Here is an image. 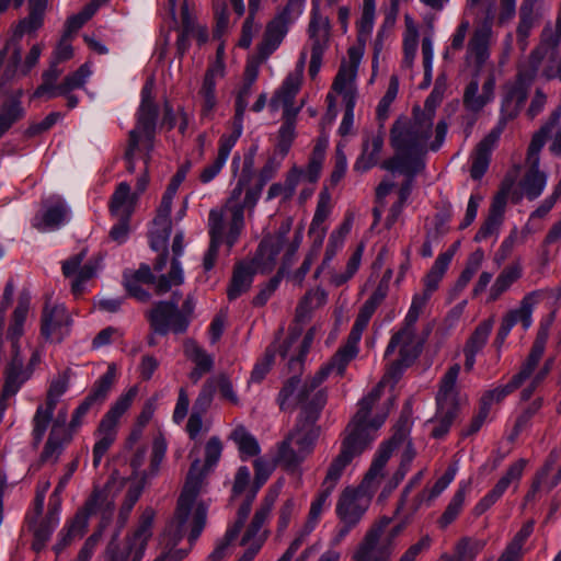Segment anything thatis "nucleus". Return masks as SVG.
Returning a JSON list of instances; mask_svg holds the SVG:
<instances>
[{
    "mask_svg": "<svg viewBox=\"0 0 561 561\" xmlns=\"http://www.w3.org/2000/svg\"><path fill=\"white\" fill-rule=\"evenodd\" d=\"M158 104L139 105L136 126L129 131L126 156L130 158L136 150L145 152V164L150 161L154 148Z\"/></svg>",
    "mask_w": 561,
    "mask_h": 561,
    "instance_id": "nucleus-7",
    "label": "nucleus"
},
{
    "mask_svg": "<svg viewBox=\"0 0 561 561\" xmlns=\"http://www.w3.org/2000/svg\"><path fill=\"white\" fill-rule=\"evenodd\" d=\"M507 190L500 192L493 199L489 209V215L477 231L474 241L481 242L493 234H496L503 222L504 210L506 206Z\"/></svg>",
    "mask_w": 561,
    "mask_h": 561,
    "instance_id": "nucleus-32",
    "label": "nucleus"
},
{
    "mask_svg": "<svg viewBox=\"0 0 561 561\" xmlns=\"http://www.w3.org/2000/svg\"><path fill=\"white\" fill-rule=\"evenodd\" d=\"M501 134L502 127L496 126L477 145L470 169V175L473 180H480L486 172L491 152L500 139Z\"/></svg>",
    "mask_w": 561,
    "mask_h": 561,
    "instance_id": "nucleus-26",
    "label": "nucleus"
},
{
    "mask_svg": "<svg viewBox=\"0 0 561 561\" xmlns=\"http://www.w3.org/2000/svg\"><path fill=\"white\" fill-rule=\"evenodd\" d=\"M207 512L203 505L178 502L174 516L167 524L163 535L182 540L188 534L191 546L197 540L206 524Z\"/></svg>",
    "mask_w": 561,
    "mask_h": 561,
    "instance_id": "nucleus-8",
    "label": "nucleus"
},
{
    "mask_svg": "<svg viewBox=\"0 0 561 561\" xmlns=\"http://www.w3.org/2000/svg\"><path fill=\"white\" fill-rule=\"evenodd\" d=\"M492 34L490 25H483L474 30L472 37L468 43L466 62L471 65L473 62V69H479L482 72V67L490 57L489 42Z\"/></svg>",
    "mask_w": 561,
    "mask_h": 561,
    "instance_id": "nucleus-27",
    "label": "nucleus"
},
{
    "mask_svg": "<svg viewBox=\"0 0 561 561\" xmlns=\"http://www.w3.org/2000/svg\"><path fill=\"white\" fill-rule=\"evenodd\" d=\"M528 165L529 169L526 172L520 185L527 198L533 201L541 195L547 183V174L539 170V164Z\"/></svg>",
    "mask_w": 561,
    "mask_h": 561,
    "instance_id": "nucleus-56",
    "label": "nucleus"
},
{
    "mask_svg": "<svg viewBox=\"0 0 561 561\" xmlns=\"http://www.w3.org/2000/svg\"><path fill=\"white\" fill-rule=\"evenodd\" d=\"M432 95L425 101V108L413 107V118H398L390 129V141L396 153L382 162L387 171H399L407 176L399 191V204H404L412 191L414 176L424 167L427 153V141L432 135L434 110L431 105Z\"/></svg>",
    "mask_w": 561,
    "mask_h": 561,
    "instance_id": "nucleus-1",
    "label": "nucleus"
},
{
    "mask_svg": "<svg viewBox=\"0 0 561 561\" xmlns=\"http://www.w3.org/2000/svg\"><path fill=\"white\" fill-rule=\"evenodd\" d=\"M283 238H267L261 241L255 259L253 260L254 266L260 272L265 273L271 271L276 262L278 254L283 249Z\"/></svg>",
    "mask_w": 561,
    "mask_h": 561,
    "instance_id": "nucleus-41",
    "label": "nucleus"
},
{
    "mask_svg": "<svg viewBox=\"0 0 561 561\" xmlns=\"http://www.w3.org/2000/svg\"><path fill=\"white\" fill-rule=\"evenodd\" d=\"M43 43H35L31 46L30 50L25 55L24 59L20 61V64H14L10 58V65L5 68L2 75L3 82L10 81L15 73L20 76H27L32 69L37 65L39 57L44 50Z\"/></svg>",
    "mask_w": 561,
    "mask_h": 561,
    "instance_id": "nucleus-46",
    "label": "nucleus"
},
{
    "mask_svg": "<svg viewBox=\"0 0 561 561\" xmlns=\"http://www.w3.org/2000/svg\"><path fill=\"white\" fill-rule=\"evenodd\" d=\"M261 0H249V14L243 22L239 46L249 48L252 44L254 35L260 30V24L255 21V14L260 10Z\"/></svg>",
    "mask_w": 561,
    "mask_h": 561,
    "instance_id": "nucleus-60",
    "label": "nucleus"
},
{
    "mask_svg": "<svg viewBox=\"0 0 561 561\" xmlns=\"http://www.w3.org/2000/svg\"><path fill=\"white\" fill-rule=\"evenodd\" d=\"M306 458L307 456L298 454L297 447L290 443V439H284L278 444L276 461L287 470H296Z\"/></svg>",
    "mask_w": 561,
    "mask_h": 561,
    "instance_id": "nucleus-64",
    "label": "nucleus"
},
{
    "mask_svg": "<svg viewBox=\"0 0 561 561\" xmlns=\"http://www.w3.org/2000/svg\"><path fill=\"white\" fill-rule=\"evenodd\" d=\"M383 147V135L381 133L368 136L363 142V152L355 163V169L367 171L379 161Z\"/></svg>",
    "mask_w": 561,
    "mask_h": 561,
    "instance_id": "nucleus-45",
    "label": "nucleus"
},
{
    "mask_svg": "<svg viewBox=\"0 0 561 561\" xmlns=\"http://www.w3.org/2000/svg\"><path fill=\"white\" fill-rule=\"evenodd\" d=\"M55 407L49 404L39 405L36 409L35 415L33 417V445L37 447L42 442L50 422L53 419Z\"/></svg>",
    "mask_w": 561,
    "mask_h": 561,
    "instance_id": "nucleus-59",
    "label": "nucleus"
},
{
    "mask_svg": "<svg viewBox=\"0 0 561 561\" xmlns=\"http://www.w3.org/2000/svg\"><path fill=\"white\" fill-rule=\"evenodd\" d=\"M539 297V291L534 290L523 297L518 308L510 310L504 317L503 321L511 323L513 328L517 322L523 324L527 330L531 325V314L535 304Z\"/></svg>",
    "mask_w": 561,
    "mask_h": 561,
    "instance_id": "nucleus-47",
    "label": "nucleus"
},
{
    "mask_svg": "<svg viewBox=\"0 0 561 561\" xmlns=\"http://www.w3.org/2000/svg\"><path fill=\"white\" fill-rule=\"evenodd\" d=\"M541 61L542 60H537L535 55L530 53L528 66L520 68L516 75L515 81L507 83V85L528 94V90L537 76Z\"/></svg>",
    "mask_w": 561,
    "mask_h": 561,
    "instance_id": "nucleus-63",
    "label": "nucleus"
},
{
    "mask_svg": "<svg viewBox=\"0 0 561 561\" xmlns=\"http://www.w3.org/2000/svg\"><path fill=\"white\" fill-rule=\"evenodd\" d=\"M296 392V401L300 412L295 427L285 439H290V443L297 447L298 454L308 457L312 453L320 434L317 421L327 403L328 396L324 389H319L312 397L307 396V398L302 397L300 392Z\"/></svg>",
    "mask_w": 561,
    "mask_h": 561,
    "instance_id": "nucleus-4",
    "label": "nucleus"
},
{
    "mask_svg": "<svg viewBox=\"0 0 561 561\" xmlns=\"http://www.w3.org/2000/svg\"><path fill=\"white\" fill-rule=\"evenodd\" d=\"M290 19L276 14L267 24L261 43L257 45V59L265 61L282 44L288 32Z\"/></svg>",
    "mask_w": 561,
    "mask_h": 561,
    "instance_id": "nucleus-25",
    "label": "nucleus"
},
{
    "mask_svg": "<svg viewBox=\"0 0 561 561\" xmlns=\"http://www.w3.org/2000/svg\"><path fill=\"white\" fill-rule=\"evenodd\" d=\"M450 264L449 254H439L426 276L424 277V290L432 295L437 288L444 274Z\"/></svg>",
    "mask_w": 561,
    "mask_h": 561,
    "instance_id": "nucleus-61",
    "label": "nucleus"
},
{
    "mask_svg": "<svg viewBox=\"0 0 561 561\" xmlns=\"http://www.w3.org/2000/svg\"><path fill=\"white\" fill-rule=\"evenodd\" d=\"M156 512L151 507H146L141 513L138 525L131 537L112 552V561H140L144 557L148 540L152 536V526Z\"/></svg>",
    "mask_w": 561,
    "mask_h": 561,
    "instance_id": "nucleus-11",
    "label": "nucleus"
},
{
    "mask_svg": "<svg viewBox=\"0 0 561 561\" xmlns=\"http://www.w3.org/2000/svg\"><path fill=\"white\" fill-rule=\"evenodd\" d=\"M379 401V390L358 402V409L344 431L341 450L331 461L323 482L336 486L345 468L359 457L377 437L378 430L386 421V414H371L375 404Z\"/></svg>",
    "mask_w": 561,
    "mask_h": 561,
    "instance_id": "nucleus-2",
    "label": "nucleus"
},
{
    "mask_svg": "<svg viewBox=\"0 0 561 561\" xmlns=\"http://www.w3.org/2000/svg\"><path fill=\"white\" fill-rule=\"evenodd\" d=\"M347 56L348 60H342L332 83V89L335 92L355 88V79L363 57V49L352 46L347 49Z\"/></svg>",
    "mask_w": 561,
    "mask_h": 561,
    "instance_id": "nucleus-30",
    "label": "nucleus"
},
{
    "mask_svg": "<svg viewBox=\"0 0 561 561\" xmlns=\"http://www.w3.org/2000/svg\"><path fill=\"white\" fill-rule=\"evenodd\" d=\"M167 453V442L162 435H158L153 438L151 454L149 459V466L147 469H142L147 458V447L139 446L135 450L134 455L130 458V468L133 470V474L141 480L142 483H146L150 479L154 478L160 470V466L162 460L164 459Z\"/></svg>",
    "mask_w": 561,
    "mask_h": 561,
    "instance_id": "nucleus-15",
    "label": "nucleus"
},
{
    "mask_svg": "<svg viewBox=\"0 0 561 561\" xmlns=\"http://www.w3.org/2000/svg\"><path fill=\"white\" fill-rule=\"evenodd\" d=\"M391 524L392 518L388 516L375 520L358 543L351 561H390L396 540L403 530V525Z\"/></svg>",
    "mask_w": 561,
    "mask_h": 561,
    "instance_id": "nucleus-5",
    "label": "nucleus"
},
{
    "mask_svg": "<svg viewBox=\"0 0 561 561\" xmlns=\"http://www.w3.org/2000/svg\"><path fill=\"white\" fill-rule=\"evenodd\" d=\"M280 488V484L270 488L263 497L260 507L255 511L252 522L241 540V545L245 546L249 543V548L237 561H253L254 557L260 551L266 539V535H260V530L271 515L274 504L279 496Z\"/></svg>",
    "mask_w": 561,
    "mask_h": 561,
    "instance_id": "nucleus-9",
    "label": "nucleus"
},
{
    "mask_svg": "<svg viewBox=\"0 0 561 561\" xmlns=\"http://www.w3.org/2000/svg\"><path fill=\"white\" fill-rule=\"evenodd\" d=\"M137 392V387L129 388L125 393L118 397V399L112 404L110 411H107V445L115 439V428L119 423V419L131 407Z\"/></svg>",
    "mask_w": 561,
    "mask_h": 561,
    "instance_id": "nucleus-39",
    "label": "nucleus"
},
{
    "mask_svg": "<svg viewBox=\"0 0 561 561\" xmlns=\"http://www.w3.org/2000/svg\"><path fill=\"white\" fill-rule=\"evenodd\" d=\"M330 20L320 13L319 3L312 0L311 18L308 34L311 41V51H325L330 39Z\"/></svg>",
    "mask_w": 561,
    "mask_h": 561,
    "instance_id": "nucleus-29",
    "label": "nucleus"
},
{
    "mask_svg": "<svg viewBox=\"0 0 561 561\" xmlns=\"http://www.w3.org/2000/svg\"><path fill=\"white\" fill-rule=\"evenodd\" d=\"M460 373V365L454 364L448 368L439 381V389L436 394V402L439 409L458 410L457 379Z\"/></svg>",
    "mask_w": 561,
    "mask_h": 561,
    "instance_id": "nucleus-33",
    "label": "nucleus"
},
{
    "mask_svg": "<svg viewBox=\"0 0 561 561\" xmlns=\"http://www.w3.org/2000/svg\"><path fill=\"white\" fill-rule=\"evenodd\" d=\"M301 82L299 75H288L280 88L271 99L270 106L273 111H277L282 104L294 103L297 93L300 90Z\"/></svg>",
    "mask_w": 561,
    "mask_h": 561,
    "instance_id": "nucleus-52",
    "label": "nucleus"
},
{
    "mask_svg": "<svg viewBox=\"0 0 561 561\" xmlns=\"http://www.w3.org/2000/svg\"><path fill=\"white\" fill-rule=\"evenodd\" d=\"M41 356L36 350L31 351V357L27 363H24V357L21 355L19 344L14 343L12 346V356L10 363L5 368V381L8 383L7 393H16L22 386L33 374L35 366L39 363Z\"/></svg>",
    "mask_w": 561,
    "mask_h": 561,
    "instance_id": "nucleus-17",
    "label": "nucleus"
},
{
    "mask_svg": "<svg viewBox=\"0 0 561 561\" xmlns=\"http://www.w3.org/2000/svg\"><path fill=\"white\" fill-rule=\"evenodd\" d=\"M105 399V375L101 376L92 392L84 399V401L76 409L71 422L70 428L75 430L81 423V419L88 413L91 409L100 410L102 408L103 401Z\"/></svg>",
    "mask_w": 561,
    "mask_h": 561,
    "instance_id": "nucleus-42",
    "label": "nucleus"
},
{
    "mask_svg": "<svg viewBox=\"0 0 561 561\" xmlns=\"http://www.w3.org/2000/svg\"><path fill=\"white\" fill-rule=\"evenodd\" d=\"M431 295L428 293L422 291L421 294H415L413 296L410 309L404 318L402 328L396 332L385 351V357H389L394 352V345L400 340H412L415 341V323L422 313L424 307L426 306Z\"/></svg>",
    "mask_w": 561,
    "mask_h": 561,
    "instance_id": "nucleus-23",
    "label": "nucleus"
},
{
    "mask_svg": "<svg viewBox=\"0 0 561 561\" xmlns=\"http://www.w3.org/2000/svg\"><path fill=\"white\" fill-rule=\"evenodd\" d=\"M229 438L238 446L242 460L254 457L261 451L256 438L250 434L244 426L236 427Z\"/></svg>",
    "mask_w": 561,
    "mask_h": 561,
    "instance_id": "nucleus-57",
    "label": "nucleus"
},
{
    "mask_svg": "<svg viewBox=\"0 0 561 561\" xmlns=\"http://www.w3.org/2000/svg\"><path fill=\"white\" fill-rule=\"evenodd\" d=\"M59 65L51 59L49 60L48 68L42 73V83L34 91V98L47 96V99H54L60 95L59 84H56V82L64 70L59 68Z\"/></svg>",
    "mask_w": 561,
    "mask_h": 561,
    "instance_id": "nucleus-49",
    "label": "nucleus"
},
{
    "mask_svg": "<svg viewBox=\"0 0 561 561\" xmlns=\"http://www.w3.org/2000/svg\"><path fill=\"white\" fill-rule=\"evenodd\" d=\"M523 276V265L520 261H514L506 265L496 276L489 293V301H496L506 293L514 283Z\"/></svg>",
    "mask_w": 561,
    "mask_h": 561,
    "instance_id": "nucleus-38",
    "label": "nucleus"
},
{
    "mask_svg": "<svg viewBox=\"0 0 561 561\" xmlns=\"http://www.w3.org/2000/svg\"><path fill=\"white\" fill-rule=\"evenodd\" d=\"M485 545V540L473 537H462L455 545L453 558L457 561H474Z\"/></svg>",
    "mask_w": 561,
    "mask_h": 561,
    "instance_id": "nucleus-58",
    "label": "nucleus"
},
{
    "mask_svg": "<svg viewBox=\"0 0 561 561\" xmlns=\"http://www.w3.org/2000/svg\"><path fill=\"white\" fill-rule=\"evenodd\" d=\"M103 502V492L94 489L84 505L78 510L75 516L69 520L66 527L60 531L59 539L54 546L55 552L60 553L73 540L80 539L85 534L88 519L94 515Z\"/></svg>",
    "mask_w": 561,
    "mask_h": 561,
    "instance_id": "nucleus-13",
    "label": "nucleus"
},
{
    "mask_svg": "<svg viewBox=\"0 0 561 561\" xmlns=\"http://www.w3.org/2000/svg\"><path fill=\"white\" fill-rule=\"evenodd\" d=\"M360 340H352V335L348 334L346 343L341 346L332 358L320 367V369L304 383L299 376L294 375L290 377L280 389L277 401L280 410L288 408L289 398L296 392H300L302 397H312L317 392V388L333 373L339 376H343L347 365L358 354V343Z\"/></svg>",
    "mask_w": 561,
    "mask_h": 561,
    "instance_id": "nucleus-3",
    "label": "nucleus"
},
{
    "mask_svg": "<svg viewBox=\"0 0 561 561\" xmlns=\"http://www.w3.org/2000/svg\"><path fill=\"white\" fill-rule=\"evenodd\" d=\"M239 138L240 136H236L232 133L230 135H222L220 137L217 157L210 164L206 165L201 171L199 181L203 184L209 183L219 174Z\"/></svg>",
    "mask_w": 561,
    "mask_h": 561,
    "instance_id": "nucleus-35",
    "label": "nucleus"
},
{
    "mask_svg": "<svg viewBox=\"0 0 561 561\" xmlns=\"http://www.w3.org/2000/svg\"><path fill=\"white\" fill-rule=\"evenodd\" d=\"M410 410L408 407H405L401 413V416L396 425V432L392 435V437L383 443L371 465L368 471L366 472L360 485L359 490H363L367 494H371V492L377 488L380 480L383 477V469L386 467V463L391 457L392 451L394 448L400 445L407 437L410 428Z\"/></svg>",
    "mask_w": 561,
    "mask_h": 561,
    "instance_id": "nucleus-6",
    "label": "nucleus"
},
{
    "mask_svg": "<svg viewBox=\"0 0 561 561\" xmlns=\"http://www.w3.org/2000/svg\"><path fill=\"white\" fill-rule=\"evenodd\" d=\"M48 0H28V14L11 26L10 45L13 46L11 59L14 64L21 61V41L23 36H36L43 27Z\"/></svg>",
    "mask_w": 561,
    "mask_h": 561,
    "instance_id": "nucleus-12",
    "label": "nucleus"
},
{
    "mask_svg": "<svg viewBox=\"0 0 561 561\" xmlns=\"http://www.w3.org/2000/svg\"><path fill=\"white\" fill-rule=\"evenodd\" d=\"M60 506H56V503L49 501L48 511L45 517L39 522L30 520V528L33 533L32 548L39 552L43 550L50 539V536L59 523Z\"/></svg>",
    "mask_w": 561,
    "mask_h": 561,
    "instance_id": "nucleus-28",
    "label": "nucleus"
},
{
    "mask_svg": "<svg viewBox=\"0 0 561 561\" xmlns=\"http://www.w3.org/2000/svg\"><path fill=\"white\" fill-rule=\"evenodd\" d=\"M71 318L67 309L61 306H45L42 313V335L50 342H61L69 334Z\"/></svg>",
    "mask_w": 561,
    "mask_h": 561,
    "instance_id": "nucleus-21",
    "label": "nucleus"
},
{
    "mask_svg": "<svg viewBox=\"0 0 561 561\" xmlns=\"http://www.w3.org/2000/svg\"><path fill=\"white\" fill-rule=\"evenodd\" d=\"M225 76V64L222 60L217 59L208 66L201 88L197 92V100L201 105L202 117H210L217 106L216 85L218 79Z\"/></svg>",
    "mask_w": 561,
    "mask_h": 561,
    "instance_id": "nucleus-20",
    "label": "nucleus"
},
{
    "mask_svg": "<svg viewBox=\"0 0 561 561\" xmlns=\"http://www.w3.org/2000/svg\"><path fill=\"white\" fill-rule=\"evenodd\" d=\"M551 320H548L546 322H541L540 327L538 329L536 339L533 343V346L530 348V352L526 358V360L523 363L520 370H523L525 374H527L529 377L534 373L535 368L537 367L539 360L541 359L546 344L549 337L550 327H551Z\"/></svg>",
    "mask_w": 561,
    "mask_h": 561,
    "instance_id": "nucleus-43",
    "label": "nucleus"
},
{
    "mask_svg": "<svg viewBox=\"0 0 561 561\" xmlns=\"http://www.w3.org/2000/svg\"><path fill=\"white\" fill-rule=\"evenodd\" d=\"M526 467V460L519 459L513 462L505 471V473L501 477V479L496 482L493 489L488 492L473 507L472 513L474 516H481L485 513L490 507H492L505 493L508 486L512 483H518L524 469Z\"/></svg>",
    "mask_w": 561,
    "mask_h": 561,
    "instance_id": "nucleus-19",
    "label": "nucleus"
},
{
    "mask_svg": "<svg viewBox=\"0 0 561 561\" xmlns=\"http://www.w3.org/2000/svg\"><path fill=\"white\" fill-rule=\"evenodd\" d=\"M104 2L105 0H92L79 13L69 16L65 22L62 35L73 38Z\"/></svg>",
    "mask_w": 561,
    "mask_h": 561,
    "instance_id": "nucleus-55",
    "label": "nucleus"
},
{
    "mask_svg": "<svg viewBox=\"0 0 561 561\" xmlns=\"http://www.w3.org/2000/svg\"><path fill=\"white\" fill-rule=\"evenodd\" d=\"M505 95L501 104V116L496 126L504 129L507 122L516 118L527 100L528 94L524 91L516 90L510 85H505Z\"/></svg>",
    "mask_w": 561,
    "mask_h": 561,
    "instance_id": "nucleus-40",
    "label": "nucleus"
},
{
    "mask_svg": "<svg viewBox=\"0 0 561 561\" xmlns=\"http://www.w3.org/2000/svg\"><path fill=\"white\" fill-rule=\"evenodd\" d=\"M264 186L256 183L254 186L249 187L245 192V196L242 203H237L232 206V218L229 224V231L227 233L226 244L228 251L237 242L243 227H244V209H253L262 194Z\"/></svg>",
    "mask_w": 561,
    "mask_h": 561,
    "instance_id": "nucleus-24",
    "label": "nucleus"
},
{
    "mask_svg": "<svg viewBox=\"0 0 561 561\" xmlns=\"http://www.w3.org/2000/svg\"><path fill=\"white\" fill-rule=\"evenodd\" d=\"M467 490L468 483H460L458 490L450 499L442 516L437 519V524L440 529H446L450 524H453L458 518L459 514L463 508Z\"/></svg>",
    "mask_w": 561,
    "mask_h": 561,
    "instance_id": "nucleus-54",
    "label": "nucleus"
},
{
    "mask_svg": "<svg viewBox=\"0 0 561 561\" xmlns=\"http://www.w3.org/2000/svg\"><path fill=\"white\" fill-rule=\"evenodd\" d=\"M199 467V460L196 459L187 473L185 484L180 494L178 502L187 503L194 505L195 500L199 493L202 477L196 473Z\"/></svg>",
    "mask_w": 561,
    "mask_h": 561,
    "instance_id": "nucleus-62",
    "label": "nucleus"
},
{
    "mask_svg": "<svg viewBox=\"0 0 561 561\" xmlns=\"http://www.w3.org/2000/svg\"><path fill=\"white\" fill-rule=\"evenodd\" d=\"M495 84V76L492 72L484 75L479 72V69L472 70L462 93L465 110L473 115L481 113L488 104L493 102Z\"/></svg>",
    "mask_w": 561,
    "mask_h": 561,
    "instance_id": "nucleus-10",
    "label": "nucleus"
},
{
    "mask_svg": "<svg viewBox=\"0 0 561 561\" xmlns=\"http://www.w3.org/2000/svg\"><path fill=\"white\" fill-rule=\"evenodd\" d=\"M256 272L257 268L253 263L240 262L236 264L230 285L227 289L229 300L237 299L250 289Z\"/></svg>",
    "mask_w": 561,
    "mask_h": 561,
    "instance_id": "nucleus-37",
    "label": "nucleus"
},
{
    "mask_svg": "<svg viewBox=\"0 0 561 561\" xmlns=\"http://www.w3.org/2000/svg\"><path fill=\"white\" fill-rule=\"evenodd\" d=\"M31 297L27 293L19 296L18 305L13 311L12 320L8 329V339L11 341V346L18 344L19 339L23 335L24 323L30 310Z\"/></svg>",
    "mask_w": 561,
    "mask_h": 561,
    "instance_id": "nucleus-48",
    "label": "nucleus"
},
{
    "mask_svg": "<svg viewBox=\"0 0 561 561\" xmlns=\"http://www.w3.org/2000/svg\"><path fill=\"white\" fill-rule=\"evenodd\" d=\"M85 256L87 251L81 250L79 253L64 261L61 265L62 274L66 277H75L71 283V291L75 296L82 293L83 284L93 278L101 268V257H98L94 261H89L82 266L81 264Z\"/></svg>",
    "mask_w": 561,
    "mask_h": 561,
    "instance_id": "nucleus-18",
    "label": "nucleus"
},
{
    "mask_svg": "<svg viewBox=\"0 0 561 561\" xmlns=\"http://www.w3.org/2000/svg\"><path fill=\"white\" fill-rule=\"evenodd\" d=\"M561 44V14L558 15L554 26L547 25L540 35L539 45L533 49L537 60H543L549 54L554 55L556 49Z\"/></svg>",
    "mask_w": 561,
    "mask_h": 561,
    "instance_id": "nucleus-44",
    "label": "nucleus"
},
{
    "mask_svg": "<svg viewBox=\"0 0 561 561\" xmlns=\"http://www.w3.org/2000/svg\"><path fill=\"white\" fill-rule=\"evenodd\" d=\"M331 196L324 191L319 195L317 208L310 225L309 233H318L317 248L319 249L323 242L327 229L322 226L331 211Z\"/></svg>",
    "mask_w": 561,
    "mask_h": 561,
    "instance_id": "nucleus-51",
    "label": "nucleus"
},
{
    "mask_svg": "<svg viewBox=\"0 0 561 561\" xmlns=\"http://www.w3.org/2000/svg\"><path fill=\"white\" fill-rule=\"evenodd\" d=\"M67 209L64 203L57 202L33 219V227L39 231L57 229L65 221Z\"/></svg>",
    "mask_w": 561,
    "mask_h": 561,
    "instance_id": "nucleus-50",
    "label": "nucleus"
},
{
    "mask_svg": "<svg viewBox=\"0 0 561 561\" xmlns=\"http://www.w3.org/2000/svg\"><path fill=\"white\" fill-rule=\"evenodd\" d=\"M397 347H399V358L389 365L380 382L366 397H369L374 391L379 390L380 398L383 385L388 381L397 382L404 368L412 365L421 353V345L412 340H400L394 345V350Z\"/></svg>",
    "mask_w": 561,
    "mask_h": 561,
    "instance_id": "nucleus-22",
    "label": "nucleus"
},
{
    "mask_svg": "<svg viewBox=\"0 0 561 561\" xmlns=\"http://www.w3.org/2000/svg\"><path fill=\"white\" fill-rule=\"evenodd\" d=\"M58 422L59 420H57V422L53 425L48 439L45 443L43 451L41 453V463H56L65 446L71 440V435L62 425H59Z\"/></svg>",
    "mask_w": 561,
    "mask_h": 561,
    "instance_id": "nucleus-36",
    "label": "nucleus"
},
{
    "mask_svg": "<svg viewBox=\"0 0 561 561\" xmlns=\"http://www.w3.org/2000/svg\"><path fill=\"white\" fill-rule=\"evenodd\" d=\"M22 92L0 106V138L11 128V126L24 116V110L20 101Z\"/></svg>",
    "mask_w": 561,
    "mask_h": 561,
    "instance_id": "nucleus-53",
    "label": "nucleus"
},
{
    "mask_svg": "<svg viewBox=\"0 0 561 561\" xmlns=\"http://www.w3.org/2000/svg\"><path fill=\"white\" fill-rule=\"evenodd\" d=\"M370 505V494L359 489L346 488L336 503V515L341 523L358 525Z\"/></svg>",
    "mask_w": 561,
    "mask_h": 561,
    "instance_id": "nucleus-16",
    "label": "nucleus"
},
{
    "mask_svg": "<svg viewBox=\"0 0 561 561\" xmlns=\"http://www.w3.org/2000/svg\"><path fill=\"white\" fill-rule=\"evenodd\" d=\"M184 251V236L183 232H178L172 242L173 259L171 262L170 272L167 275H161L156 284V291L158 294L167 293L172 286L182 284L183 271L179 262V257Z\"/></svg>",
    "mask_w": 561,
    "mask_h": 561,
    "instance_id": "nucleus-31",
    "label": "nucleus"
},
{
    "mask_svg": "<svg viewBox=\"0 0 561 561\" xmlns=\"http://www.w3.org/2000/svg\"><path fill=\"white\" fill-rule=\"evenodd\" d=\"M179 298L172 301H160L149 312L152 330L161 335L169 331L183 333L188 327L187 318L179 310Z\"/></svg>",
    "mask_w": 561,
    "mask_h": 561,
    "instance_id": "nucleus-14",
    "label": "nucleus"
},
{
    "mask_svg": "<svg viewBox=\"0 0 561 561\" xmlns=\"http://www.w3.org/2000/svg\"><path fill=\"white\" fill-rule=\"evenodd\" d=\"M138 198L127 182H121L114 190L108 205L110 216H133Z\"/></svg>",
    "mask_w": 561,
    "mask_h": 561,
    "instance_id": "nucleus-34",
    "label": "nucleus"
}]
</instances>
